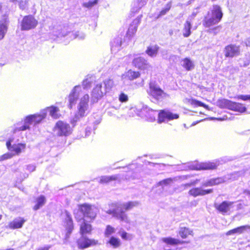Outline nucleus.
Segmentation results:
<instances>
[{
  "label": "nucleus",
  "instance_id": "nucleus-54",
  "mask_svg": "<svg viewBox=\"0 0 250 250\" xmlns=\"http://www.w3.org/2000/svg\"><path fill=\"white\" fill-rule=\"evenodd\" d=\"M12 2H16L17 1V0H11Z\"/></svg>",
  "mask_w": 250,
  "mask_h": 250
},
{
  "label": "nucleus",
  "instance_id": "nucleus-10",
  "mask_svg": "<svg viewBox=\"0 0 250 250\" xmlns=\"http://www.w3.org/2000/svg\"><path fill=\"white\" fill-rule=\"evenodd\" d=\"M149 95L156 100H159L164 97L168 96V95L165 93L163 90L154 83L150 82L149 83Z\"/></svg>",
  "mask_w": 250,
  "mask_h": 250
},
{
  "label": "nucleus",
  "instance_id": "nucleus-13",
  "mask_svg": "<svg viewBox=\"0 0 250 250\" xmlns=\"http://www.w3.org/2000/svg\"><path fill=\"white\" fill-rule=\"evenodd\" d=\"M233 203V202L225 200L219 204H214V207L218 212L223 215H226L230 213L231 207Z\"/></svg>",
  "mask_w": 250,
  "mask_h": 250
},
{
  "label": "nucleus",
  "instance_id": "nucleus-25",
  "mask_svg": "<svg viewBox=\"0 0 250 250\" xmlns=\"http://www.w3.org/2000/svg\"><path fill=\"white\" fill-rule=\"evenodd\" d=\"M225 182V180L223 177H217L209 179L203 184L204 187H212L217 186Z\"/></svg>",
  "mask_w": 250,
  "mask_h": 250
},
{
  "label": "nucleus",
  "instance_id": "nucleus-46",
  "mask_svg": "<svg viewBox=\"0 0 250 250\" xmlns=\"http://www.w3.org/2000/svg\"><path fill=\"white\" fill-rule=\"evenodd\" d=\"M13 154L10 153H6L1 156H0V162L2 161L7 159H10L12 157Z\"/></svg>",
  "mask_w": 250,
  "mask_h": 250
},
{
  "label": "nucleus",
  "instance_id": "nucleus-30",
  "mask_svg": "<svg viewBox=\"0 0 250 250\" xmlns=\"http://www.w3.org/2000/svg\"><path fill=\"white\" fill-rule=\"evenodd\" d=\"M36 204L33 208L34 210H37L42 207L46 202V198L43 195H40L36 199Z\"/></svg>",
  "mask_w": 250,
  "mask_h": 250
},
{
  "label": "nucleus",
  "instance_id": "nucleus-28",
  "mask_svg": "<svg viewBox=\"0 0 250 250\" xmlns=\"http://www.w3.org/2000/svg\"><path fill=\"white\" fill-rule=\"evenodd\" d=\"M182 67L187 71H190L194 69L195 64L194 62L189 58H185L182 59Z\"/></svg>",
  "mask_w": 250,
  "mask_h": 250
},
{
  "label": "nucleus",
  "instance_id": "nucleus-12",
  "mask_svg": "<svg viewBox=\"0 0 250 250\" xmlns=\"http://www.w3.org/2000/svg\"><path fill=\"white\" fill-rule=\"evenodd\" d=\"M132 65L140 71L147 70L150 67L147 60L141 56L135 57L132 62Z\"/></svg>",
  "mask_w": 250,
  "mask_h": 250
},
{
  "label": "nucleus",
  "instance_id": "nucleus-24",
  "mask_svg": "<svg viewBox=\"0 0 250 250\" xmlns=\"http://www.w3.org/2000/svg\"><path fill=\"white\" fill-rule=\"evenodd\" d=\"M26 220L22 217H18L14 219L12 221L8 223V227L11 229H15L21 228Z\"/></svg>",
  "mask_w": 250,
  "mask_h": 250
},
{
  "label": "nucleus",
  "instance_id": "nucleus-19",
  "mask_svg": "<svg viewBox=\"0 0 250 250\" xmlns=\"http://www.w3.org/2000/svg\"><path fill=\"white\" fill-rule=\"evenodd\" d=\"M63 226L65 229L64 239L67 241L74 229L73 221L70 216H68L67 219L65 220Z\"/></svg>",
  "mask_w": 250,
  "mask_h": 250
},
{
  "label": "nucleus",
  "instance_id": "nucleus-36",
  "mask_svg": "<svg viewBox=\"0 0 250 250\" xmlns=\"http://www.w3.org/2000/svg\"><path fill=\"white\" fill-rule=\"evenodd\" d=\"M137 201H129L123 205V208L125 211L129 210L139 205Z\"/></svg>",
  "mask_w": 250,
  "mask_h": 250
},
{
  "label": "nucleus",
  "instance_id": "nucleus-52",
  "mask_svg": "<svg viewBox=\"0 0 250 250\" xmlns=\"http://www.w3.org/2000/svg\"><path fill=\"white\" fill-rule=\"evenodd\" d=\"M154 111H155V110L152 109H149L148 110V112H154Z\"/></svg>",
  "mask_w": 250,
  "mask_h": 250
},
{
  "label": "nucleus",
  "instance_id": "nucleus-57",
  "mask_svg": "<svg viewBox=\"0 0 250 250\" xmlns=\"http://www.w3.org/2000/svg\"><path fill=\"white\" fill-rule=\"evenodd\" d=\"M88 85L90 86V83L89 82H88Z\"/></svg>",
  "mask_w": 250,
  "mask_h": 250
},
{
  "label": "nucleus",
  "instance_id": "nucleus-38",
  "mask_svg": "<svg viewBox=\"0 0 250 250\" xmlns=\"http://www.w3.org/2000/svg\"><path fill=\"white\" fill-rule=\"evenodd\" d=\"M171 4H172V1H168L166 5V7L162 9L159 13L157 18H159L165 15H166L171 9Z\"/></svg>",
  "mask_w": 250,
  "mask_h": 250
},
{
  "label": "nucleus",
  "instance_id": "nucleus-58",
  "mask_svg": "<svg viewBox=\"0 0 250 250\" xmlns=\"http://www.w3.org/2000/svg\"><path fill=\"white\" fill-rule=\"evenodd\" d=\"M249 195H250V192H249Z\"/></svg>",
  "mask_w": 250,
  "mask_h": 250
},
{
  "label": "nucleus",
  "instance_id": "nucleus-49",
  "mask_svg": "<svg viewBox=\"0 0 250 250\" xmlns=\"http://www.w3.org/2000/svg\"><path fill=\"white\" fill-rule=\"evenodd\" d=\"M245 43L246 44V46H250V38H247L245 42Z\"/></svg>",
  "mask_w": 250,
  "mask_h": 250
},
{
  "label": "nucleus",
  "instance_id": "nucleus-5",
  "mask_svg": "<svg viewBox=\"0 0 250 250\" xmlns=\"http://www.w3.org/2000/svg\"><path fill=\"white\" fill-rule=\"evenodd\" d=\"M78 208V211L83 214V218H87L90 222L93 221L97 217V213L91 205L86 203L79 204Z\"/></svg>",
  "mask_w": 250,
  "mask_h": 250
},
{
  "label": "nucleus",
  "instance_id": "nucleus-21",
  "mask_svg": "<svg viewBox=\"0 0 250 250\" xmlns=\"http://www.w3.org/2000/svg\"><path fill=\"white\" fill-rule=\"evenodd\" d=\"M106 94V91L102 89V84H97L93 88L91 92L92 98L98 101Z\"/></svg>",
  "mask_w": 250,
  "mask_h": 250
},
{
  "label": "nucleus",
  "instance_id": "nucleus-18",
  "mask_svg": "<svg viewBox=\"0 0 250 250\" xmlns=\"http://www.w3.org/2000/svg\"><path fill=\"white\" fill-rule=\"evenodd\" d=\"M142 16L135 19L129 25L128 30L126 33V36L128 38L132 37L136 33L138 26L141 22Z\"/></svg>",
  "mask_w": 250,
  "mask_h": 250
},
{
  "label": "nucleus",
  "instance_id": "nucleus-47",
  "mask_svg": "<svg viewBox=\"0 0 250 250\" xmlns=\"http://www.w3.org/2000/svg\"><path fill=\"white\" fill-rule=\"evenodd\" d=\"M237 98L238 99H241V100H242L243 101H247V100H249L250 95H240L238 96L237 97Z\"/></svg>",
  "mask_w": 250,
  "mask_h": 250
},
{
  "label": "nucleus",
  "instance_id": "nucleus-16",
  "mask_svg": "<svg viewBox=\"0 0 250 250\" xmlns=\"http://www.w3.org/2000/svg\"><path fill=\"white\" fill-rule=\"evenodd\" d=\"M225 56L226 58H232L240 54L239 46L234 44H229L224 49Z\"/></svg>",
  "mask_w": 250,
  "mask_h": 250
},
{
  "label": "nucleus",
  "instance_id": "nucleus-48",
  "mask_svg": "<svg viewBox=\"0 0 250 250\" xmlns=\"http://www.w3.org/2000/svg\"><path fill=\"white\" fill-rule=\"evenodd\" d=\"M51 246L47 245L37 248L35 250H49Z\"/></svg>",
  "mask_w": 250,
  "mask_h": 250
},
{
  "label": "nucleus",
  "instance_id": "nucleus-20",
  "mask_svg": "<svg viewBox=\"0 0 250 250\" xmlns=\"http://www.w3.org/2000/svg\"><path fill=\"white\" fill-rule=\"evenodd\" d=\"M213 192V189L209 188L207 189H203L201 188H193L188 191L189 195L193 197H197L199 196H204L210 194Z\"/></svg>",
  "mask_w": 250,
  "mask_h": 250
},
{
  "label": "nucleus",
  "instance_id": "nucleus-15",
  "mask_svg": "<svg viewBox=\"0 0 250 250\" xmlns=\"http://www.w3.org/2000/svg\"><path fill=\"white\" fill-rule=\"evenodd\" d=\"M90 220L87 221L84 218H82V221L79 225V233L81 236L91 234L93 227Z\"/></svg>",
  "mask_w": 250,
  "mask_h": 250
},
{
  "label": "nucleus",
  "instance_id": "nucleus-27",
  "mask_svg": "<svg viewBox=\"0 0 250 250\" xmlns=\"http://www.w3.org/2000/svg\"><path fill=\"white\" fill-rule=\"evenodd\" d=\"M141 73L138 71L129 69L125 74V78L129 81H133L140 78Z\"/></svg>",
  "mask_w": 250,
  "mask_h": 250
},
{
  "label": "nucleus",
  "instance_id": "nucleus-26",
  "mask_svg": "<svg viewBox=\"0 0 250 250\" xmlns=\"http://www.w3.org/2000/svg\"><path fill=\"white\" fill-rule=\"evenodd\" d=\"M79 86H75L70 93L69 94V104L68 107L71 109L73 106L75 104L79 97V93L76 91V88Z\"/></svg>",
  "mask_w": 250,
  "mask_h": 250
},
{
  "label": "nucleus",
  "instance_id": "nucleus-44",
  "mask_svg": "<svg viewBox=\"0 0 250 250\" xmlns=\"http://www.w3.org/2000/svg\"><path fill=\"white\" fill-rule=\"evenodd\" d=\"M28 3V0H20L19 2V7L22 10L26 9Z\"/></svg>",
  "mask_w": 250,
  "mask_h": 250
},
{
  "label": "nucleus",
  "instance_id": "nucleus-37",
  "mask_svg": "<svg viewBox=\"0 0 250 250\" xmlns=\"http://www.w3.org/2000/svg\"><path fill=\"white\" fill-rule=\"evenodd\" d=\"M191 25L190 22L187 21L184 24L183 36L185 37H188L191 34Z\"/></svg>",
  "mask_w": 250,
  "mask_h": 250
},
{
  "label": "nucleus",
  "instance_id": "nucleus-61",
  "mask_svg": "<svg viewBox=\"0 0 250 250\" xmlns=\"http://www.w3.org/2000/svg\"><path fill=\"white\" fill-rule=\"evenodd\" d=\"M215 0H212V1H215Z\"/></svg>",
  "mask_w": 250,
  "mask_h": 250
},
{
  "label": "nucleus",
  "instance_id": "nucleus-17",
  "mask_svg": "<svg viewBox=\"0 0 250 250\" xmlns=\"http://www.w3.org/2000/svg\"><path fill=\"white\" fill-rule=\"evenodd\" d=\"M219 166L217 161H207L198 164L197 169L199 170H212L216 169Z\"/></svg>",
  "mask_w": 250,
  "mask_h": 250
},
{
  "label": "nucleus",
  "instance_id": "nucleus-53",
  "mask_svg": "<svg viewBox=\"0 0 250 250\" xmlns=\"http://www.w3.org/2000/svg\"><path fill=\"white\" fill-rule=\"evenodd\" d=\"M150 119L151 120H154V119H155V117H154V116H153V117H150Z\"/></svg>",
  "mask_w": 250,
  "mask_h": 250
},
{
  "label": "nucleus",
  "instance_id": "nucleus-2",
  "mask_svg": "<svg viewBox=\"0 0 250 250\" xmlns=\"http://www.w3.org/2000/svg\"><path fill=\"white\" fill-rule=\"evenodd\" d=\"M46 116V114L43 112L39 114L30 115L26 116L23 121H21L17 124L19 126L15 127L13 130V133L17 131H24L30 128V125L34 124L37 125L43 120Z\"/></svg>",
  "mask_w": 250,
  "mask_h": 250
},
{
  "label": "nucleus",
  "instance_id": "nucleus-8",
  "mask_svg": "<svg viewBox=\"0 0 250 250\" xmlns=\"http://www.w3.org/2000/svg\"><path fill=\"white\" fill-rule=\"evenodd\" d=\"M38 21L32 15L23 17L21 24V30H29L35 28L38 25Z\"/></svg>",
  "mask_w": 250,
  "mask_h": 250
},
{
  "label": "nucleus",
  "instance_id": "nucleus-55",
  "mask_svg": "<svg viewBox=\"0 0 250 250\" xmlns=\"http://www.w3.org/2000/svg\"><path fill=\"white\" fill-rule=\"evenodd\" d=\"M192 184H187L186 185L188 186H190L191 185H192Z\"/></svg>",
  "mask_w": 250,
  "mask_h": 250
},
{
  "label": "nucleus",
  "instance_id": "nucleus-34",
  "mask_svg": "<svg viewBox=\"0 0 250 250\" xmlns=\"http://www.w3.org/2000/svg\"><path fill=\"white\" fill-rule=\"evenodd\" d=\"M108 243L113 248H117L121 245L120 240L116 237L111 236L109 240Z\"/></svg>",
  "mask_w": 250,
  "mask_h": 250
},
{
  "label": "nucleus",
  "instance_id": "nucleus-42",
  "mask_svg": "<svg viewBox=\"0 0 250 250\" xmlns=\"http://www.w3.org/2000/svg\"><path fill=\"white\" fill-rule=\"evenodd\" d=\"M120 236L121 238L125 240H131L133 237L132 234H129L125 231H123L121 232Z\"/></svg>",
  "mask_w": 250,
  "mask_h": 250
},
{
  "label": "nucleus",
  "instance_id": "nucleus-29",
  "mask_svg": "<svg viewBox=\"0 0 250 250\" xmlns=\"http://www.w3.org/2000/svg\"><path fill=\"white\" fill-rule=\"evenodd\" d=\"M188 103L193 107H197L199 106L203 107L205 109L208 110L209 106L208 105L202 103L201 101L196 99L190 98L188 100Z\"/></svg>",
  "mask_w": 250,
  "mask_h": 250
},
{
  "label": "nucleus",
  "instance_id": "nucleus-31",
  "mask_svg": "<svg viewBox=\"0 0 250 250\" xmlns=\"http://www.w3.org/2000/svg\"><path fill=\"white\" fill-rule=\"evenodd\" d=\"M7 31V20L4 19L0 21V40L4 38Z\"/></svg>",
  "mask_w": 250,
  "mask_h": 250
},
{
  "label": "nucleus",
  "instance_id": "nucleus-14",
  "mask_svg": "<svg viewBox=\"0 0 250 250\" xmlns=\"http://www.w3.org/2000/svg\"><path fill=\"white\" fill-rule=\"evenodd\" d=\"M12 139L8 140L6 143L7 149L13 152V155H19L26 147V144L24 143L15 144L11 145Z\"/></svg>",
  "mask_w": 250,
  "mask_h": 250
},
{
  "label": "nucleus",
  "instance_id": "nucleus-59",
  "mask_svg": "<svg viewBox=\"0 0 250 250\" xmlns=\"http://www.w3.org/2000/svg\"><path fill=\"white\" fill-rule=\"evenodd\" d=\"M138 1H141V0H138Z\"/></svg>",
  "mask_w": 250,
  "mask_h": 250
},
{
  "label": "nucleus",
  "instance_id": "nucleus-6",
  "mask_svg": "<svg viewBox=\"0 0 250 250\" xmlns=\"http://www.w3.org/2000/svg\"><path fill=\"white\" fill-rule=\"evenodd\" d=\"M54 130L56 131L59 136H68L71 134L72 131L70 125L62 121H59L56 123Z\"/></svg>",
  "mask_w": 250,
  "mask_h": 250
},
{
  "label": "nucleus",
  "instance_id": "nucleus-9",
  "mask_svg": "<svg viewBox=\"0 0 250 250\" xmlns=\"http://www.w3.org/2000/svg\"><path fill=\"white\" fill-rule=\"evenodd\" d=\"M78 249L83 250L93 246L99 244L98 241L94 239H90L85 235L81 236L76 241Z\"/></svg>",
  "mask_w": 250,
  "mask_h": 250
},
{
  "label": "nucleus",
  "instance_id": "nucleus-32",
  "mask_svg": "<svg viewBox=\"0 0 250 250\" xmlns=\"http://www.w3.org/2000/svg\"><path fill=\"white\" fill-rule=\"evenodd\" d=\"M159 46L157 45L154 46H149L146 50V53L150 57H153L155 56L158 52Z\"/></svg>",
  "mask_w": 250,
  "mask_h": 250
},
{
  "label": "nucleus",
  "instance_id": "nucleus-60",
  "mask_svg": "<svg viewBox=\"0 0 250 250\" xmlns=\"http://www.w3.org/2000/svg\"><path fill=\"white\" fill-rule=\"evenodd\" d=\"M249 100L250 101V98H249Z\"/></svg>",
  "mask_w": 250,
  "mask_h": 250
},
{
  "label": "nucleus",
  "instance_id": "nucleus-11",
  "mask_svg": "<svg viewBox=\"0 0 250 250\" xmlns=\"http://www.w3.org/2000/svg\"><path fill=\"white\" fill-rule=\"evenodd\" d=\"M179 117V115L177 113H173L169 111L162 109L158 113L157 122L161 124L166 120L170 121L177 119Z\"/></svg>",
  "mask_w": 250,
  "mask_h": 250
},
{
  "label": "nucleus",
  "instance_id": "nucleus-22",
  "mask_svg": "<svg viewBox=\"0 0 250 250\" xmlns=\"http://www.w3.org/2000/svg\"><path fill=\"white\" fill-rule=\"evenodd\" d=\"M107 213L112 215L117 219L120 221L127 222L128 220V217L127 214L125 213V211L122 210L119 212H117L114 208L108 209L106 211Z\"/></svg>",
  "mask_w": 250,
  "mask_h": 250
},
{
  "label": "nucleus",
  "instance_id": "nucleus-45",
  "mask_svg": "<svg viewBox=\"0 0 250 250\" xmlns=\"http://www.w3.org/2000/svg\"><path fill=\"white\" fill-rule=\"evenodd\" d=\"M119 100L122 103L126 102L128 100V96L124 93H121L119 96Z\"/></svg>",
  "mask_w": 250,
  "mask_h": 250
},
{
  "label": "nucleus",
  "instance_id": "nucleus-35",
  "mask_svg": "<svg viewBox=\"0 0 250 250\" xmlns=\"http://www.w3.org/2000/svg\"><path fill=\"white\" fill-rule=\"evenodd\" d=\"M104 87L103 88L104 91H106V93L108 92L112 88L114 85V82L111 79H107L103 81Z\"/></svg>",
  "mask_w": 250,
  "mask_h": 250
},
{
  "label": "nucleus",
  "instance_id": "nucleus-4",
  "mask_svg": "<svg viewBox=\"0 0 250 250\" xmlns=\"http://www.w3.org/2000/svg\"><path fill=\"white\" fill-rule=\"evenodd\" d=\"M217 104L218 106L221 108H226L241 113H244L247 110V108L243 104L226 99L219 100Z\"/></svg>",
  "mask_w": 250,
  "mask_h": 250
},
{
  "label": "nucleus",
  "instance_id": "nucleus-23",
  "mask_svg": "<svg viewBox=\"0 0 250 250\" xmlns=\"http://www.w3.org/2000/svg\"><path fill=\"white\" fill-rule=\"evenodd\" d=\"M247 231L250 232V225H243L237 227L227 231L226 235L229 236L234 234H241Z\"/></svg>",
  "mask_w": 250,
  "mask_h": 250
},
{
  "label": "nucleus",
  "instance_id": "nucleus-56",
  "mask_svg": "<svg viewBox=\"0 0 250 250\" xmlns=\"http://www.w3.org/2000/svg\"><path fill=\"white\" fill-rule=\"evenodd\" d=\"M2 219V215L0 214V221Z\"/></svg>",
  "mask_w": 250,
  "mask_h": 250
},
{
  "label": "nucleus",
  "instance_id": "nucleus-7",
  "mask_svg": "<svg viewBox=\"0 0 250 250\" xmlns=\"http://www.w3.org/2000/svg\"><path fill=\"white\" fill-rule=\"evenodd\" d=\"M89 100V97L87 94L84 95L81 99L78 106L77 112L75 116L77 119L83 117L87 114L86 111L88 108Z\"/></svg>",
  "mask_w": 250,
  "mask_h": 250
},
{
  "label": "nucleus",
  "instance_id": "nucleus-1",
  "mask_svg": "<svg viewBox=\"0 0 250 250\" xmlns=\"http://www.w3.org/2000/svg\"><path fill=\"white\" fill-rule=\"evenodd\" d=\"M223 13L221 7L218 5H213L212 9L208 11L204 16L202 24L204 27L209 28L219 22L222 19Z\"/></svg>",
  "mask_w": 250,
  "mask_h": 250
},
{
  "label": "nucleus",
  "instance_id": "nucleus-33",
  "mask_svg": "<svg viewBox=\"0 0 250 250\" xmlns=\"http://www.w3.org/2000/svg\"><path fill=\"white\" fill-rule=\"evenodd\" d=\"M118 179V176L116 175L104 176H102L99 180V183L102 184H107L111 181H116Z\"/></svg>",
  "mask_w": 250,
  "mask_h": 250
},
{
  "label": "nucleus",
  "instance_id": "nucleus-51",
  "mask_svg": "<svg viewBox=\"0 0 250 250\" xmlns=\"http://www.w3.org/2000/svg\"><path fill=\"white\" fill-rule=\"evenodd\" d=\"M110 206L111 207H112L113 208H118L119 207V205H118V204L117 203H112L110 205Z\"/></svg>",
  "mask_w": 250,
  "mask_h": 250
},
{
  "label": "nucleus",
  "instance_id": "nucleus-50",
  "mask_svg": "<svg viewBox=\"0 0 250 250\" xmlns=\"http://www.w3.org/2000/svg\"><path fill=\"white\" fill-rule=\"evenodd\" d=\"M220 27H221L220 25L215 26V27H213V28L211 29H210L211 30H209L208 32H210L212 31H215L217 30L218 29H219Z\"/></svg>",
  "mask_w": 250,
  "mask_h": 250
},
{
  "label": "nucleus",
  "instance_id": "nucleus-41",
  "mask_svg": "<svg viewBox=\"0 0 250 250\" xmlns=\"http://www.w3.org/2000/svg\"><path fill=\"white\" fill-rule=\"evenodd\" d=\"M173 180L174 179L171 178H168L162 180L158 183V185L161 186L169 185L173 182Z\"/></svg>",
  "mask_w": 250,
  "mask_h": 250
},
{
  "label": "nucleus",
  "instance_id": "nucleus-43",
  "mask_svg": "<svg viewBox=\"0 0 250 250\" xmlns=\"http://www.w3.org/2000/svg\"><path fill=\"white\" fill-rule=\"evenodd\" d=\"M98 3V0L89 1L83 3V6L87 8H90Z\"/></svg>",
  "mask_w": 250,
  "mask_h": 250
},
{
  "label": "nucleus",
  "instance_id": "nucleus-39",
  "mask_svg": "<svg viewBox=\"0 0 250 250\" xmlns=\"http://www.w3.org/2000/svg\"><path fill=\"white\" fill-rule=\"evenodd\" d=\"M49 109V114L53 118L57 119L59 117L58 112L59 111V109L58 107L55 106H51L48 107Z\"/></svg>",
  "mask_w": 250,
  "mask_h": 250
},
{
  "label": "nucleus",
  "instance_id": "nucleus-40",
  "mask_svg": "<svg viewBox=\"0 0 250 250\" xmlns=\"http://www.w3.org/2000/svg\"><path fill=\"white\" fill-rule=\"evenodd\" d=\"M115 231V229L111 226L108 225L106 226L104 234L105 237H109L110 235L114 233Z\"/></svg>",
  "mask_w": 250,
  "mask_h": 250
},
{
  "label": "nucleus",
  "instance_id": "nucleus-3",
  "mask_svg": "<svg viewBox=\"0 0 250 250\" xmlns=\"http://www.w3.org/2000/svg\"><path fill=\"white\" fill-rule=\"evenodd\" d=\"M178 234L182 239H186L188 236L191 235L192 236L194 234L192 229L186 227H181L178 232ZM161 240L166 244L170 246H177L189 243V241L181 240L171 237L162 238Z\"/></svg>",
  "mask_w": 250,
  "mask_h": 250
}]
</instances>
